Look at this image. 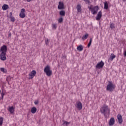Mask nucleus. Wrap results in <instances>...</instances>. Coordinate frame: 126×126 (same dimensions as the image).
Wrapping results in <instances>:
<instances>
[{"mask_svg":"<svg viewBox=\"0 0 126 126\" xmlns=\"http://www.w3.org/2000/svg\"><path fill=\"white\" fill-rule=\"evenodd\" d=\"M101 114L104 115V118H108L110 116L111 113V109L109 108V106L106 104H104L100 109Z\"/></svg>","mask_w":126,"mask_h":126,"instance_id":"obj_1","label":"nucleus"},{"mask_svg":"<svg viewBox=\"0 0 126 126\" xmlns=\"http://www.w3.org/2000/svg\"><path fill=\"white\" fill-rule=\"evenodd\" d=\"M115 88L116 86H115V84H113L112 81H109L106 86V91H109V92H113L115 90Z\"/></svg>","mask_w":126,"mask_h":126,"instance_id":"obj_2","label":"nucleus"},{"mask_svg":"<svg viewBox=\"0 0 126 126\" xmlns=\"http://www.w3.org/2000/svg\"><path fill=\"white\" fill-rule=\"evenodd\" d=\"M44 71L46 73L47 76H51V75H52V70H51L50 66H46L44 69Z\"/></svg>","mask_w":126,"mask_h":126,"instance_id":"obj_3","label":"nucleus"},{"mask_svg":"<svg viewBox=\"0 0 126 126\" xmlns=\"http://www.w3.org/2000/svg\"><path fill=\"white\" fill-rule=\"evenodd\" d=\"M105 65V63L103 61H101V62L97 63V64L95 66V68H97V69H100V68H103V67Z\"/></svg>","mask_w":126,"mask_h":126,"instance_id":"obj_4","label":"nucleus"},{"mask_svg":"<svg viewBox=\"0 0 126 126\" xmlns=\"http://www.w3.org/2000/svg\"><path fill=\"white\" fill-rule=\"evenodd\" d=\"M98 10H99V6H95L92 7V10L91 12L92 14H94V15L97 14V12H98Z\"/></svg>","mask_w":126,"mask_h":126,"instance_id":"obj_5","label":"nucleus"},{"mask_svg":"<svg viewBox=\"0 0 126 126\" xmlns=\"http://www.w3.org/2000/svg\"><path fill=\"white\" fill-rule=\"evenodd\" d=\"M0 51L1 53L6 54V52H7V46L5 45H3L2 47H1Z\"/></svg>","mask_w":126,"mask_h":126,"instance_id":"obj_6","label":"nucleus"},{"mask_svg":"<svg viewBox=\"0 0 126 126\" xmlns=\"http://www.w3.org/2000/svg\"><path fill=\"white\" fill-rule=\"evenodd\" d=\"M25 9L22 8L21 10V12L19 14L20 17L21 18H25V16H26V15H25Z\"/></svg>","mask_w":126,"mask_h":126,"instance_id":"obj_7","label":"nucleus"},{"mask_svg":"<svg viewBox=\"0 0 126 126\" xmlns=\"http://www.w3.org/2000/svg\"><path fill=\"white\" fill-rule=\"evenodd\" d=\"M36 73H37L36 70H33L29 74V79H33V78H34V76L36 75Z\"/></svg>","mask_w":126,"mask_h":126,"instance_id":"obj_8","label":"nucleus"},{"mask_svg":"<svg viewBox=\"0 0 126 126\" xmlns=\"http://www.w3.org/2000/svg\"><path fill=\"white\" fill-rule=\"evenodd\" d=\"M75 107L78 109V110H82V103L80 101L77 102L75 105Z\"/></svg>","mask_w":126,"mask_h":126,"instance_id":"obj_9","label":"nucleus"},{"mask_svg":"<svg viewBox=\"0 0 126 126\" xmlns=\"http://www.w3.org/2000/svg\"><path fill=\"white\" fill-rule=\"evenodd\" d=\"M58 9H64V4H63V1L59 2Z\"/></svg>","mask_w":126,"mask_h":126,"instance_id":"obj_10","label":"nucleus"},{"mask_svg":"<svg viewBox=\"0 0 126 126\" xmlns=\"http://www.w3.org/2000/svg\"><path fill=\"white\" fill-rule=\"evenodd\" d=\"M117 119L118 120V123L119 125H122L123 124V116L120 114L117 116Z\"/></svg>","mask_w":126,"mask_h":126,"instance_id":"obj_11","label":"nucleus"},{"mask_svg":"<svg viewBox=\"0 0 126 126\" xmlns=\"http://www.w3.org/2000/svg\"><path fill=\"white\" fill-rule=\"evenodd\" d=\"M6 53H0V59L1 61H6Z\"/></svg>","mask_w":126,"mask_h":126,"instance_id":"obj_12","label":"nucleus"},{"mask_svg":"<svg viewBox=\"0 0 126 126\" xmlns=\"http://www.w3.org/2000/svg\"><path fill=\"white\" fill-rule=\"evenodd\" d=\"M102 17V11H100L97 13V16H96V20H97V21H99L100 19H101V18Z\"/></svg>","mask_w":126,"mask_h":126,"instance_id":"obj_13","label":"nucleus"},{"mask_svg":"<svg viewBox=\"0 0 126 126\" xmlns=\"http://www.w3.org/2000/svg\"><path fill=\"white\" fill-rule=\"evenodd\" d=\"M114 125H115V118L112 117L110 119L109 126H113Z\"/></svg>","mask_w":126,"mask_h":126,"instance_id":"obj_14","label":"nucleus"},{"mask_svg":"<svg viewBox=\"0 0 126 126\" xmlns=\"http://www.w3.org/2000/svg\"><path fill=\"white\" fill-rule=\"evenodd\" d=\"M15 109V108H14V107L9 106V109H8V111H9V112H10V114H13L14 113Z\"/></svg>","mask_w":126,"mask_h":126,"instance_id":"obj_15","label":"nucleus"},{"mask_svg":"<svg viewBox=\"0 0 126 126\" xmlns=\"http://www.w3.org/2000/svg\"><path fill=\"white\" fill-rule=\"evenodd\" d=\"M76 9L77 10V12H81V5L80 4H78L77 5Z\"/></svg>","mask_w":126,"mask_h":126,"instance_id":"obj_16","label":"nucleus"},{"mask_svg":"<svg viewBox=\"0 0 126 126\" xmlns=\"http://www.w3.org/2000/svg\"><path fill=\"white\" fill-rule=\"evenodd\" d=\"M10 18L12 22H14V21H15V18L12 16V12H10Z\"/></svg>","mask_w":126,"mask_h":126,"instance_id":"obj_17","label":"nucleus"},{"mask_svg":"<svg viewBox=\"0 0 126 126\" xmlns=\"http://www.w3.org/2000/svg\"><path fill=\"white\" fill-rule=\"evenodd\" d=\"M89 36V34H88V33H86L85 35H84L82 36V39L83 40V41H85V40H86V39H87V38H88Z\"/></svg>","mask_w":126,"mask_h":126,"instance_id":"obj_18","label":"nucleus"},{"mask_svg":"<svg viewBox=\"0 0 126 126\" xmlns=\"http://www.w3.org/2000/svg\"><path fill=\"white\" fill-rule=\"evenodd\" d=\"M77 50L79 51V52H82V51H83V46H82V45H80L77 47Z\"/></svg>","mask_w":126,"mask_h":126,"instance_id":"obj_19","label":"nucleus"},{"mask_svg":"<svg viewBox=\"0 0 126 126\" xmlns=\"http://www.w3.org/2000/svg\"><path fill=\"white\" fill-rule=\"evenodd\" d=\"M115 58H116V55H114V54L112 53L111 54V56L109 58L108 61H110L111 62H112L113 60L115 59Z\"/></svg>","mask_w":126,"mask_h":126,"instance_id":"obj_20","label":"nucleus"},{"mask_svg":"<svg viewBox=\"0 0 126 126\" xmlns=\"http://www.w3.org/2000/svg\"><path fill=\"white\" fill-rule=\"evenodd\" d=\"M110 28L111 29V30H113L114 29L116 28V26L113 23H110Z\"/></svg>","mask_w":126,"mask_h":126,"instance_id":"obj_21","label":"nucleus"},{"mask_svg":"<svg viewBox=\"0 0 126 126\" xmlns=\"http://www.w3.org/2000/svg\"><path fill=\"white\" fill-rule=\"evenodd\" d=\"M36 112H37V108L36 107H33L31 109V113H32V114H35Z\"/></svg>","mask_w":126,"mask_h":126,"instance_id":"obj_22","label":"nucleus"},{"mask_svg":"<svg viewBox=\"0 0 126 126\" xmlns=\"http://www.w3.org/2000/svg\"><path fill=\"white\" fill-rule=\"evenodd\" d=\"M104 9L106 10L108 9V8H109V4H108V2H107V1H105L104 2Z\"/></svg>","mask_w":126,"mask_h":126,"instance_id":"obj_23","label":"nucleus"},{"mask_svg":"<svg viewBox=\"0 0 126 126\" xmlns=\"http://www.w3.org/2000/svg\"><path fill=\"white\" fill-rule=\"evenodd\" d=\"M8 7H9L8 5L4 4L2 6V9H3V10H6V9H7Z\"/></svg>","mask_w":126,"mask_h":126,"instance_id":"obj_24","label":"nucleus"},{"mask_svg":"<svg viewBox=\"0 0 126 126\" xmlns=\"http://www.w3.org/2000/svg\"><path fill=\"white\" fill-rule=\"evenodd\" d=\"M59 13H60V15H61V16H65V11L64 10H61Z\"/></svg>","mask_w":126,"mask_h":126,"instance_id":"obj_25","label":"nucleus"},{"mask_svg":"<svg viewBox=\"0 0 126 126\" xmlns=\"http://www.w3.org/2000/svg\"><path fill=\"white\" fill-rule=\"evenodd\" d=\"M0 70L2 72H3V73H6V72H7V70L3 67L0 68Z\"/></svg>","mask_w":126,"mask_h":126,"instance_id":"obj_26","label":"nucleus"},{"mask_svg":"<svg viewBox=\"0 0 126 126\" xmlns=\"http://www.w3.org/2000/svg\"><path fill=\"white\" fill-rule=\"evenodd\" d=\"M2 124H3V118L0 117V126H2Z\"/></svg>","mask_w":126,"mask_h":126,"instance_id":"obj_27","label":"nucleus"},{"mask_svg":"<svg viewBox=\"0 0 126 126\" xmlns=\"http://www.w3.org/2000/svg\"><path fill=\"white\" fill-rule=\"evenodd\" d=\"M91 44H92V38H90V42L88 44V48H90L91 46Z\"/></svg>","mask_w":126,"mask_h":126,"instance_id":"obj_28","label":"nucleus"},{"mask_svg":"<svg viewBox=\"0 0 126 126\" xmlns=\"http://www.w3.org/2000/svg\"><path fill=\"white\" fill-rule=\"evenodd\" d=\"M63 18H59V20H58V22L59 23H62V22H63Z\"/></svg>","mask_w":126,"mask_h":126,"instance_id":"obj_29","label":"nucleus"},{"mask_svg":"<svg viewBox=\"0 0 126 126\" xmlns=\"http://www.w3.org/2000/svg\"><path fill=\"white\" fill-rule=\"evenodd\" d=\"M52 27H53V28H54L55 29H57V28L58 27V26H57V24H52Z\"/></svg>","mask_w":126,"mask_h":126,"instance_id":"obj_30","label":"nucleus"},{"mask_svg":"<svg viewBox=\"0 0 126 126\" xmlns=\"http://www.w3.org/2000/svg\"><path fill=\"white\" fill-rule=\"evenodd\" d=\"M69 124H70V123L67 122V121H64L63 122V125H66V126H68V125H69Z\"/></svg>","mask_w":126,"mask_h":126,"instance_id":"obj_31","label":"nucleus"},{"mask_svg":"<svg viewBox=\"0 0 126 126\" xmlns=\"http://www.w3.org/2000/svg\"><path fill=\"white\" fill-rule=\"evenodd\" d=\"M45 44L46 46H48V45H49V39L47 38L45 40Z\"/></svg>","mask_w":126,"mask_h":126,"instance_id":"obj_32","label":"nucleus"},{"mask_svg":"<svg viewBox=\"0 0 126 126\" xmlns=\"http://www.w3.org/2000/svg\"><path fill=\"white\" fill-rule=\"evenodd\" d=\"M84 1H85V2H86V3H88V4H89L90 3V0H84Z\"/></svg>","mask_w":126,"mask_h":126,"instance_id":"obj_33","label":"nucleus"},{"mask_svg":"<svg viewBox=\"0 0 126 126\" xmlns=\"http://www.w3.org/2000/svg\"><path fill=\"white\" fill-rule=\"evenodd\" d=\"M34 103L35 105H38V104H39V100H35L34 101Z\"/></svg>","mask_w":126,"mask_h":126,"instance_id":"obj_34","label":"nucleus"},{"mask_svg":"<svg viewBox=\"0 0 126 126\" xmlns=\"http://www.w3.org/2000/svg\"><path fill=\"white\" fill-rule=\"evenodd\" d=\"M1 99H3V96H4V93L3 92H2L1 94Z\"/></svg>","mask_w":126,"mask_h":126,"instance_id":"obj_35","label":"nucleus"},{"mask_svg":"<svg viewBox=\"0 0 126 126\" xmlns=\"http://www.w3.org/2000/svg\"><path fill=\"white\" fill-rule=\"evenodd\" d=\"M88 7L89 10H91V11L92 10V7L91 6H88Z\"/></svg>","mask_w":126,"mask_h":126,"instance_id":"obj_36","label":"nucleus"},{"mask_svg":"<svg viewBox=\"0 0 126 126\" xmlns=\"http://www.w3.org/2000/svg\"><path fill=\"white\" fill-rule=\"evenodd\" d=\"M11 36V33H9V34H8V37H10Z\"/></svg>","mask_w":126,"mask_h":126,"instance_id":"obj_37","label":"nucleus"},{"mask_svg":"<svg viewBox=\"0 0 126 126\" xmlns=\"http://www.w3.org/2000/svg\"><path fill=\"white\" fill-rule=\"evenodd\" d=\"M32 0H27V1H28V2H30V1H31Z\"/></svg>","mask_w":126,"mask_h":126,"instance_id":"obj_38","label":"nucleus"},{"mask_svg":"<svg viewBox=\"0 0 126 126\" xmlns=\"http://www.w3.org/2000/svg\"><path fill=\"white\" fill-rule=\"evenodd\" d=\"M123 0V1H124V2L126 1V0Z\"/></svg>","mask_w":126,"mask_h":126,"instance_id":"obj_39","label":"nucleus"}]
</instances>
